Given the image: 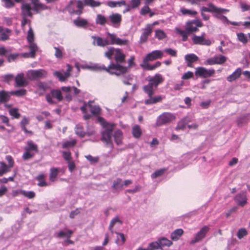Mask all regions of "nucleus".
Returning a JSON list of instances; mask_svg holds the SVG:
<instances>
[{
	"label": "nucleus",
	"mask_w": 250,
	"mask_h": 250,
	"mask_svg": "<svg viewBox=\"0 0 250 250\" xmlns=\"http://www.w3.org/2000/svg\"><path fill=\"white\" fill-rule=\"evenodd\" d=\"M146 80L148 82V84L143 87L144 91L147 94L149 99L145 101L146 104H156L160 102L162 100L161 96L152 97L158 86L162 83L164 79L160 74H156L154 76H148Z\"/></svg>",
	"instance_id": "f257e3e1"
},
{
	"label": "nucleus",
	"mask_w": 250,
	"mask_h": 250,
	"mask_svg": "<svg viewBox=\"0 0 250 250\" xmlns=\"http://www.w3.org/2000/svg\"><path fill=\"white\" fill-rule=\"evenodd\" d=\"M108 36L110 40L109 42L108 41L103 39L101 37L97 36H92V38L94 39V45L97 46L104 47L109 44H117L119 45H127L128 43V41L126 39H121L117 37L116 35L114 34L107 33Z\"/></svg>",
	"instance_id": "f03ea898"
},
{
	"label": "nucleus",
	"mask_w": 250,
	"mask_h": 250,
	"mask_svg": "<svg viewBox=\"0 0 250 250\" xmlns=\"http://www.w3.org/2000/svg\"><path fill=\"white\" fill-rule=\"evenodd\" d=\"M95 67L98 70H104L110 74L118 76L125 74L127 71V67L113 62L111 63L107 67L104 65H96Z\"/></svg>",
	"instance_id": "7ed1b4c3"
},
{
	"label": "nucleus",
	"mask_w": 250,
	"mask_h": 250,
	"mask_svg": "<svg viewBox=\"0 0 250 250\" xmlns=\"http://www.w3.org/2000/svg\"><path fill=\"white\" fill-rule=\"evenodd\" d=\"M84 3L81 0H73L69 2L66 9L71 14L80 15L83 13Z\"/></svg>",
	"instance_id": "20e7f679"
},
{
	"label": "nucleus",
	"mask_w": 250,
	"mask_h": 250,
	"mask_svg": "<svg viewBox=\"0 0 250 250\" xmlns=\"http://www.w3.org/2000/svg\"><path fill=\"white\" fill-rule=\"evenodd\" d=\"M175 119V116L170 113L165 112L160 115L157 119L156 125L160 126L170 123Z\"/></svg>",
	"instance_id": "39448f33"
},
{
	"label": "nucleus",
	"mask_w": 250,
	"mask_h": 250,
	"mask_svg": "<svg viewBox=\"0 0 250 250\" xmlns=\"http://www.w3.org/2000/svg\"><path fill=\"white\" fill-rule=\"evenodd\" d=\"M215 73V71L213 69H208L204 67H198L196 68L195 74L196 76L207 78L213 76Z\"/></svg>",
	"instance_id": "423d86ee"
},
{
	"label": "nucleus",
	"mask_w": 250,
	"mask_h": 250,
	"mask_svg": "<svg viewBox=\"0 0 250 250\" xmlns=\"http://www.w3.org/2000/svg\"><path fill=\"white\" fill-rule=\"evenodd\" d=\"M163 56V53L161 50H154L147 54L144 58L142 64L148 63L149 61H152L157 59H161Z\"/></svg>",
	"instance_id": "0eeeda50"
},
{
	"label": "nucleus",
	"mask_w": 250,
	"mask_h": 250,
	"mask_svg": "<svg viewBox=\"0 0 250 250\" xmlns=\"http://www.w3.org/2000/svg\"><path fill=\"white\" fill-rule=\"evenodd\" d=\"M113 125H111L110 126L106 128L102 133V138L101 140L103 142H105L107 145H110L111 146L113 147V144L111 141V136L113 131Z\"/></svg>",
	"instance_id": "6e6552de"
},
{
	"label": "nucleus",
	"mask_w": 250,
	"mask_h": 250,
	"mask_svg": "<svg viewBox=\"0 0 250 250\" xmlns=\"http://www.w3.org/2000/svg\"><path fill=\"white\" fill-rule=\"evenodd\" d=\"M209 230V228L208 226H205L202 227L200 231L196 234L194 238L191 240L190 244L193 245L201 241L206 237V234Z\"/></svg>",
	"instance_id": "1a4fd4ad"
},
{
	"label": "nucleus",
	"mask_w": 250,
	"mask_h": 250,
	"mask_svg": "<svg viewBox=\"0 0 250 250\" xmlns=\"http://www.w3.org/2000/svg\"><path fill=\"white\" fill-rule=\"evenodd\" d=\"M202 12H208L211 13H215L217 14H226L229 12V10L217 7L212 4H210L208 7H203L201 8Z\"/></svg>",
	"instance_id": "9d476101"
},
{
	"label": "nucleus",
	"mask_w": 250,
	"mask_h": 250,
	"mask_svg": "<svg viewBox=\"0 0 250 250\" xmlns=\"http://www.w3.org/2000/svg\"><path fill=\"white\" fill-rule=\"evenodd\" d=\"M202 22L199 20H195L188 21L187 23L186 30L188 33H190L198 30V27H202Z\"/></svg>",
	"instance_id": "9b49d317"
},
{
	"label": "nucleus",
	"mask_w": 250,
	"mask_h": 250,
	"mask_svg": "<svg viewBox=\"0 0 250 250\" xmlns=\"http://www.w3.org/2000/svg\"><path fill=\"white\" fill-rule=\"evenodd\" d=\"M46 75V71L42 69L30 70L29 71L27 74L28 79L31 80H34L38 78L45 77Z\"/></svg>",
	"instance_id": "f8f14e48"
},
{
	"label": "nucleus",
	"mask_w": 250,
	"mask_h": 250,
	"mask_svg": "<svg viewBox=\"0 0 250 250\" xmlns=\"http://www.w3.org/2000/svg\"><path fill=\"white\" fill-rule=\"evenodd\" d=\"M15 82V86L16 87H24L28 84V82L26 80L24 75L22 73H19L16 76Z\"/></svg>",
	"instance_id": "ddd939ff"
},
{
	"label": "nucleus",
	"mask_w": 250,
	"mask_h": 250,
	"mask_svg": "<svg viewBox=\"0 0 250 250\" xmlns=\"http://www.w3.org/2000/svg\"><path fill=\"white\" fill-rule=\"evenodd\" d=\"M204 35L205 34H203L201 36L194 35L192 37V41L195 44L210 45L211 44V41L208 39L206 40L204 38Z\"/></svg>",
	"instance_id": "4468645a"
},
{
	"label": "nucleus",
	"mask_w": 250,
	"mask_h": 250,
	"mask_svg": "<svg viewBox=\"0 0 250 250\" xmlns=\"http://www.w3.org/2000/svg\"><path fill=\"white\" fill-rule=\"evenodd\" d=\"M31 1L33 5V10L37 13L49 9V7L41 3L39 0H31Z\"/></svg>",
	"instance_id": "2eb2a0df"
},
{
	"label": "nucleus",
	"mask_w": 250,
	"mask_h": 250,
	"mask_svg": "<svg viewBox=\"0 0 250 250\" xmlns=\"http://www.w3.org/2000/svg\"><path fill=\"white\" fill-rule=\"evenodd\" d=\"M234 200L239 206L241 207L244 206L247 203L246 192L242 191L237 194L234 198Z\"/></svg>",
	"instance_id": "dca6fc26"
},
{
	"label": "nucleus",
	"mask_w": 250,
	"mask_h": 250,
	"mask_svg": "<svg viewBox=\"0 0 250 250\" xmlns=\"http://www.w3.org/2000/svg\"><path fill=\"white\" fill-rule=\"evenodd\" d=\"M125 55L120 49H116L114 59L117 63H123L125 62Z\"/></svg>",
	"instance_id": "f3484780"
},
{
	"label": "nucleus",
	"mask_w": 250,
	"mask_h": 250,
	"mask_svg": "<svg viewBox=\"0 0 250 250\" xmlns=\"http://www.w3.org/2000/svg\"><path fill=\"white\" fill-rule=\"evenodd\" d=\"M93 101H90L87 103V106L90 108L91 114L95 116L101 114L102 109L98 105H93Z\"/></svg>",
	"instance_id": "a211bd4d"
},
{
	"label": "nucleus",
	"mask_w": 250,
	"mask_h": 250,
	"mask_svg": "<svg viewBox=\"0 0 250 250\" xmlns=\"http://www.w3.org/2000/svg\"><path fill=\"white\" fill-rule=\"evenodd\" d=\"M21 10L22 16H32L31 11L33 10L29 3L22 2Z\"/></svg>",
	"instance_id": "6ab92c4d"
},
{
	"label": "nucleus",
	"mask_w": 250,
	"mask_h": 250,
	"mask_svg": "<svg viewBox=\"0 0 250 250\" xmlns=\"http://www.w3.org/2000/svg\"><path fill=\"white\" fill-rule=\"evenodd\" d=\"M185 59L187 62V66L192 67V63L197 62L199 58L194 54H188L185 56Z\"/></svg>",
	"instance_id": "aec40b11"
},
{
	"label": "nucleus",
	"mask_w": 250,
	"mask_h": 250,
	"mask_svg": "<svg viewBox=\"0 0 250 250\" xmlns=\"http://www.w3.org/2000/svg\"><path fill=\"white\" fill-rule=\"evenodd\" d=\"M11 92L5 90L0 91V104L7 103L11 98Z\"/></svg>",
	"instance_id": "412c9836"
},
{
	"label": "nucleus",
	"mask_w": 250,
	"mask_h": 250,
	"mask_svg": "<svg viewBox=\"0 0 250 250\" xmlns=\"http://www.w3.org/2000/svg\"><path fill=\"white\" fill-rule=\"evenodd\" d=\"M141 0H131L130 5L127 4L125 6V9L123 11V13L130 11L131 9L138 8L141 4Z\"/></svg>",
	"instance_id": "4be33fe9"
},
{
	"label": "nucleus",
	"mask_w": 250,
	"mask_h": 250,
	"mask_svg": "<svg viewBox=\"0 0 250 250\" xmlns=\"http://www.w3.org/2000/svg\"><path fill=\"white\" fill-rule=\"evenodd\" d=\"M151 32L152 29L149 26L144 29V31L140 37V42L141 43L146 42L147 41L148 36L151 34Z\"/></svg>",
	"instance_id": "5701e85b"
},
{
	"label": "nucleus",
	"mask_w": 250,
	"mask_h": 250,
	"mask_svg": "<svg viewBox=\"0 0 250 250\" xmlns=\"http://www.w3.org/2000/svg\"><path fill=\"white\" fill-rule=\"evenodd\" d=\"M241 69L240 68H238L231 75H229L227 78V80L229 82H231L233 81H235V80L240 77V76L241 75Z\"/></svg>",
	"instance_id": "b1692460"
},
{
	"label": "nucleus",
	"mask_w": 250,
	"mask_h": 250,
	"mask_svg": "<svg viewBox=\"0 0 250 250\" xmlns=\"http://www.w3.org/2000/svg\"><path fill=\"white\" fill-rule=\"evenodd\" d=\"M10 30L8 29H4L0 26V40L4 41L9 39Z\"/></svg>",
	"instance_id": "393cba45"
},
{
	"label": "nucleus",
	"mask_w": 250,
	"mask_h": 250,
	"mask_svg": "<svg viewBox=\"0 0 250 250\" xmlns=\"http://www.w3.org/2000/svg\"><path fill=\"white\" fill-rule=\"evenodd\" d=\"M161 65L160 62H157L155 64L150 65L148 63L146 64H141V67L146 70H153Z\"/></svg>",
	"instance_id": "a878e982"
},
{
	"label": "nucleus",
	"mask_w": 250,
	"mask_h": 250,
	"mask_svg": "<svg viewBox=\"0 0 250 250\" xmlns=\"http://www.w3.org/2000/svg\"><path fill=\"white\" fill-rule=\"evenodd\" d=\"M59 173V168L57 167H52L50 169L49 176V180L51 182H54Z\"/></svg>",
	"instance_id": "bb28decb"
},
{
	"label": "nucleus",
	"mask_w": 250,
	"mask_h": 250,
	"mask_svg": "<svg viewBox=\"0 0 250 250\" xmlns=\"http://www.w3.org/2000/svg\"><path fill=\"white\" fill-rule=\"evenodd\" d=\"M27 146L24 147L25 150H28L31 152L35 151L38 152V146L32 141H28L27 143Z\"/></svg>",
	"instance_id": "cd10ccee"
},
{
	"label": "nucleus",
	"mask_w": 250,
	"mask_h": 250,
	"mask_svg": "<svg viewBox=\"0 0 250 250\" xmlns=\"http://www.w3.org/2000/svg\"><path fill=\"white\" fill-rule=\"evenodd\" d=\"M107 5L110 7L113 8V7H115L117 6H118V7H121L122 6H125L126 5V3L125 0H122L121 1H114L110 0V1H107Z\"/></svg>",
	"instance_id": "c85d7f7f"
},
{
	"label": "nucleus",
	"mask_w": 250,
	"mask_h": 250,
	"mask_svg": "<svg viewBox=\"0 0 250 250\" xmlns=\"http://www.w3.org/2000/svg\"><path fill=\"white\" fill-rule=\"evenodd\" d=\"M183 233L184 231L182 229H177L171 233L170 238L173 241H177L180 238Z\"/></svg>",
	"instance_id": "c756f323"
},
{
	"label": "nucleus",
	"mask_w": 250,
	"mask_h": 250,
	"mask_svg": "<svg viewBox=\"0 0 250 250\" xmlns=\"http://www.w3.org/2000/svg\"><path fill=\"white\" fill-rule=\"evenodd\" d=\"M142 132L140 126L139 125H135L133 126L132 129V134L134 137L135 138H139Z\"/></svg>",
	"instance_id": "7c9ffc66"
},
{
	"label": "nucleus",
	"mask_w": 250,
	"mask_h": 250,
	"mask_svg": "<svg viewBox=\"0 0 250 250\" xmlns=\"http://www.w3.org/2000/svg\"><path fill=\"white\" fill-rule=\"evenodd\" d=\"M114 140L116 143L119 145L122 143L123 133L120 130H117L114 132Z\"/></svg>",
	"instance_id": "2f4dec72"
},
{
	"label": "nucleus",
	"mask_w": 250,
	"mask_h": 250,
	"mask_svg": "<svg viewBox=\"0 0 250 250\" xmlns=\"http://www.w3.org/2000/svg\"><path fill=\"white\" fill-rule=\"evenodd\" d=\"M160 249L163 250L165 247H169L173 244V243L166 238H162L159 240Z\"/></svg>",
	"instance_id": "473e14b6"
},
{
	"label": "nucleus",
	"mask_w": 250,
	"mask_h": 250,
	"mask_svg": "<svg viewBox=\"0 0 250 250\" xmlns=\"http://www.w3.org/2000/svg\"><path fill=\"white\" fill-rule=\"evenodd\" d=\"M36 179L39 181L38 186L41 187H46L48 186L47 183L45 180V175L43 174H39L36 177Z\"/></svg>",
	"instance_id": "72a5a7b5"
},
{
	"label": "nucleus",
	"mask_w": 250,
	"mask_h": 250,
	"mask_svg": "<svg viewBox=\"0 0 250 250\" xmlns=\"http://www.w3.org/2000/svg\"><path fill=\"white\" fill-rule=\"evenodd\" d=\"M74 22L79 27H86L88 24V22L86 20L79 18L75 20Z\"/></svg>",
	"instance_id": "f704fd0d"
},
{
	"label": "nucleus",
	"mask_w": 250,
	"mask_h": 250,
	"mask_svg": "<svg viewBox=\"0 0 250 250\" xmlns=\"http://www.w3.org/2000/svg\"><path fill=\"white\" fill-rule=\"evenodd\" d=\"M189 120L188 118H185L182 120H180L176 127V130H183L186 128L187 125L188 124Z\"/></svg>",
	"instance_id": "c9c22d12"
},
{
	"label": "nucleus",
	"mask_w": 250,
	"mask_h": 250,
	"mask_svg": "<svg viewBox=\"0 0 250 250\" xmlns=\"http://www.w3.org/2000/svg\"><path fill=\"white\" fill-rule=\"evenodd\" d=\"M52 97L56 99L58 101H62L63 99L61 91L59 89H53L51 91Z\"/></svg>",
	"instance_id": "e433bc0d"
},
{
	"label": "nucleus",
	"mask_w": 250,
	"mask_h": 250,
	"mask_svg": "<svg viewBox=\"0 0 250 250\" xmlns=\"http://www.w3.org/2000/svg\"><path fill=\"white\" fill-rule=\"evenodd\" d=\"M149 4H146L141 8L140 10V14L142 15H146L149 14V16H153L155 13L151 11L150 8L148 5Z\"/></svg>",
	"instance_id": "4c0bfd02"
},
{
	"label": "nucleus",
	"mask_w": 250,
	"mask_h": 250,
	"mask_svg": "<svg viewBox=\"0 0 250 250\" xmlns=\"http://www.w3.org/2000/svg\"><path fill=\"white\" fill-rule=\"evenodd\" d=\"M0 176L10 171L11 167L3 162H0Z\"/></svg>",
	"instance_id": "58836bf2"
},
{
	"label": "nucleus",
	"mask_w": 250,
	"mask_h": 250,
	"mask_svg": "<svg viewBox=\"0 0 250 250\" xmlns=\"http://www.w3.org/2000/svg\"><path fill=\"white\" fill-rule=\"evenodd\" d=\"M28 43L29 47L30 50V57L31 58H34L35 56V53L38 50V47L34 42H30Z\"/></svg>",
	"instance_id": "ea45409f"
},
{
	"label": "nucleus",
	"mask_w": 250,
	"mask_h": 250,
	"mask_svg": "<svg viewBox=\"0 0 250 250\" xmlns=\"http://www.w3.org/2000/svg\"><path fill=\"white\" fill-rule=\"evenodd\" d=\"M75 133L81 138L85 136L86 133L83 130V127L81 125H77L75 126Z\"/></svg>",
	"instance_id": "a19ab883"
},
{
	"label": "nucleus",
	"mask_w": 250,
	"mask_h": 250,
	"mask_svg": "<svg viewBox=\"0 0 250 250\" xmlns=\"http://www.w3.org/2000/svg\"><path fill=\"white\" fill-rule=\"evenodd\" d=\"M10 92L11 95H14L18 97H22L27 94V90L25 89H20Z\"/></svg>",
	"instance_id": "79ce46f5"
},
{
	"label": "nucleus",
	"mask_w": 250,
	"mask_h": 250,
	"mask_svg": "<svg viewBox=\"0 0 250 250\" xmlns=\"http://www.w3.org/2000/svg\"><path fill=\"white\" fill-rule=\"evenodd\" d=\"M54 75L57 77L59 80L61 82L64 81L66 78L68 77L70 75V74L69 72H65L64 74H62L60 72L58 71H55L54 72Z\"/></svg>",
	"instance_id": "37998d69"
},
{
	"label": "nucleus",
	"mask_w": 250,
	"mask_h": 250,
	"mask_svg": "<svg viewBox=\"0 0 250 250\" xmlns=\"http://www.w3.org/2000/svg\"><path fill=\"white\" fill-rule=\"evenodd\" d=\"M77 143V140L73 139L72 141H67L63 142L62 144V147L63 148H67L74 146Z\"/></svg>",
	"instance_id": "c03bdc74"
},
{
	"label": "nucleus",
	"mask_w": 250,
	"mask_h": 250,
	"mask_svg": "<svg viewBox=\"0 0 250 250\" xmlns=\"http://www.w3.org/2000/svg\"><path fill=\"white\" fill-rule=\"evenodd\" d=\"M123 184L122 183V180L120 178H118L113 182L112 188L114 189H118L119 188H122L123 187Z\"/></svg>",
	"instance_id": "a18cd8bd"
},
{
	"label": "nucleus",
	"mask_w": 250,
	"mask_h": 250,
	"mask_svg": "<svg viewBox=\"0 0 250 250\" xmlns=\"http://www.w3.org/2000/svg\"><path fill=\"white\" fill-rule=\"evenodd\" d=\"M116 223H119L121 224H122V221L120 219L119 216H116L115 217L113 218L111 220L110 223L109 224V229L112 233H113V231L112 229L113 227Z\"/></svg>",
	"instance_id": "49530a36"
},
{
	"label": "nucleus",
	"mask_w": 250,
	"mask_h": 250,
	"mask_svg": "<svg viewBox=\"0 0 250 250\" xmlns=\"http://www.w3.org/2000/svg\"><path fill=\"white\" fill-rule=\"evenodd\" d=\"M116 233L118 235L116 243L119 245H123L125 241V238L124 234L122 233L119 232H116Z\"/></svg>",
	"instance_id": "de8ad7c7"
},
{
	"label": "nucleus",
	"mask_w": 250,
	"mask_h": 250,
	"mask_svg": "<svg viewBox=\"0 0 250 250\" xmlns=\"http://www.w3.org/2000/svg\"><path fill=\"white\" fill-rule=\"evenodd\" d=\"M84 5H89L91 7H98L101 5V2L94 0H83Z\"/></svg>",
	"instance_id": "09e8293b"
},
{
	"label": "nucleus",
	"mask_w": 250,
	"mask_h": 250,
	"mask_svg": "<svg viewBox=\"0 0 250 250\" xmlns=\"http://www.w3.org/2000/svg\"><path fill=\"white\" fill-rule=\"evenodd\" d=\"M73 233V231L71 230H68L66 231H60L58 234V237L61 238L66 237L67 238H70Z\"/></svg>",
	"instance_id": "8fccbe9b"
},
{
	"label": "nucleus",
	"mask_w": 250,
	"mask_h": 250,
	"mask_svg": "<svg viewBox=\"0 0 250 250\" xmlns=\"http://www.w3.org/2000/svg\"><path fill=\"white\" fill-rule=\"evenodd\" d=\"M9 114L15 119H19L21 114L19 113V109L17 108H11L9 110Z\"/></svg>",
	"instance_id": "3c124183"
},
{
	"label": "nucleus",
	"mask_w": 250,
	"mask_h": 250,
	"mask_svg": "<svg viewBox=\"0 0 250 250\" xmlns=\"http://www.w3.org/2000/svg\"><path fill=\"white\" fill-rule=\"evenodd\" d=\"M35 153L33 152L25 150L24 152L22 154V157L24 160H27L33 157Z\"/></svg>",
	"instance_id": "603ef678"
},
{
	"label": "nucleus",
	"mask_w": 250,
	"mask_h": 250,
	"mask_svg": "<svg viewBox=\"0 0 250 250\" xmlns=\"http://www.w3.org/2000/svg\"><path fill=\"white\" fill-rule=\"evenodd\" d=\"M247 235L248 232L246 229L245 228H241L237 232V236L239 239H241Z\"/></svg>",
	"instance_id": "864d4df0"
},
{
	"label": "nucleus",
	"mask_w": 250,
	"mask_h": 250,
	"mask_svg": "<svg viewBox=\"0 0 250 250\" xmlns=\"http://www.w3.org/2000/svg\"><path fill=\"white\" fill-rule=\"evenodd\" d=\"M176 31L182 37V40L185 42L188 39V32L187 31L182 30L179 28H176Z\"/></svg>",
	"instance_id": "5fc2aeb1"
},
{
	"label": "nucleus",
	"mask_w": 250,
	"mask_h": 250,
	"mask_svg": "<svg viewBox=\"0 0 250 250\" xmlns=\"http://www.w3.org/2000/svg\"><path fill=\"white\" fill-rule=\"evenodd\" d=\"M34 34L33 33V31L31 28L30 27L27 33V40L28 42H34Z\"/></svg>",
	"instance_id": "6e6d98bb"
},
{
	"label": "nucleus",
	"mask_w": 250,
	"mask_h": 250,
	"mask_svg": "<svg viewBox=\"0 0 250 250\" xmlns=\"http://www.w3.org/2000/svg\"><path fill=\"white\" fill-rule=\"evenodd\" d=\"M116 49L113 47H110L108 50L105 53V56L108 59H111L112 56H114Z\"/></svg>",
	"instance_id": "4d7b16f0"
},
{
	"label": "nucleus",
	"mask_w": 250,
	"mask_h": 250,
	"mask_svg": "<svg viewBox=\"0 0 250 250\" xmlns=\"http://www.w3.org/2000/svg\"><path fill=\"white\" fill-rule=\"evenodd\" d=\"M166 171V168H162L159 170L155 171L152 175L151 178L153 179H155L162 175L165 171Z\"/></svg>",
	"instance_id": "13d9d810"
},
{
	"label": "nucleus",
	"mask_w": 250,
	"mask_h": 250,
	"mask_svg": "<svg viewBox=\"0 0 250 250\" xmlns=\"http://www.w3.org/2000/svg\"><path fill=\"white\" fill-rule=\"evenodd\" d=\"M155 37L159 40H163L166 38V35L163 30H157L155 31Z\"/></svg>",
	"instance_id": "bf43d9fd"
},
{
	"label": "nucleus",
	"mask_w": 250,
	"mask_h": 250,
	"mask_svg": "<svg viewBox=\"0 0 250 250\" xmlns=\"http://www.w3.org/2000/svg\"><path fill=\"white\" fill-rule=\"evenodd\" d=\"M237 38L239 42L246 44L248 42V39L247 38L244 33H240L237 34Z\"/></svg>",
	"instance_id": "052dcab7"
},
{
	"label": "nucleus",
	"mask_w": 250,
	"mask_h": 250,
	"mask_svg": "<svg viewBox=\"0 0 250 250\" xmlns=\"http://www.w3.org/2000/svg\"><path fill=\"white\" fill-rule=\"evenodd\" d=\"M97 121L104 128L109 127V126H110L111 125H112L111 124H109V123H108L104 120V118H103V117H98L97 118Z\"/></svg>",
	"instance_id": "680f3d73"
},
{
	"label": "nucleus",
	"mask_w": 250,
	"mask_h": 250,
	"mask_svg": "<svg viewBox=\"0 0 250 250\" xmlns=\"http://www.w3.org/2000/svg\"><path fill=\"white\" fill-rule=\"evenodd\" d=\"M21 194L29 199H33L36 196L35 193L32 191H25L23 190L21 191Z\"/></svg>",
	"instance_id": "e2e57ef3"
},
{
	"label": "nucleus",
	"mask_w": 250,
	"mask_h": 250,
	"mask_svg": "<svg viewBox=\"0 0 250 250\" xmlns=\"http://www.w3.org/2000/svg\"><path fill=\"white\" fill-rule=\"evenodd\" d=\"M147 248L149 250H154L160 249L159 241L150 243Z\"/></svg>",
	"instance_id": "0e129e2a"
},
{
	"label": "nucleus",
	"mask_w": 250,
	"mask_h": 250,
	"mask_svg": "<svg viewBox=\"0 0 250 250\" xmlns=\"http://www.w3.org/2000/svg\"><path fill=\"white\" fill-rule=\"evenodd\" d=\"M19 55H20L18 53H13V54H7V55H6L7 61L9 62H11L12 61H14L15 60H16L18 58Z\"/></svg>",
	"instance_id": "69168bd1"
},
{
	"label": "nucleus",
	"mask_w": 250,
	"mask_h": 250,
	"mask_svg": "<svg viewBox=\"0 0 250 250\" xmlns=\"http://www.w3.org/2000/svg\"><path fill=\"white\" fill-rule=\"evenodd\" d=\"M216 64H222L226 61V58L225 56L220 55L218 57H214Z\"/></svg>",
	"instance_id": "338daca9"
},
{
	"label": "nucleus",
	"mask_w": 250,
	"mask_h": 250,
	"mask_svg": "<svg viewBox=\"0 0 250 250\" xmlns=\"http://www.w3.org/2000/svg\"><path fill=\"white\" fill-rule=\"evenodd\" d=\"M62 153L63 158L67 162L71 161V153L70 151H63Z\"/></svg>",
	"instance_id": "774afa93"
}]
</instances>
